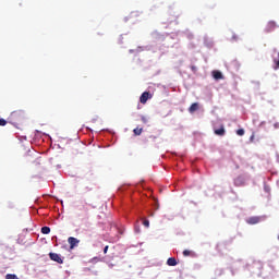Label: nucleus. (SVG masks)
<instances>
[{
	"label": "nucleus",
	"instance_id": "23",
	"mask_svg": "<svg viewBox=\"0 0 279 279\" xmlns=\"http://www.w3.org/2000/svg\"><path fill=\"white\" fill-rule=\"evenodd\" d=\"M141 120H142L143 123H148L149 122V119H147V117H145V116H142Z\"/></svg>",
	"mask_w": 279,
	"mask_h": 279
},
{
	"label": "nucleus",
	"instance_id": "7",
	"mask_svg": "<svg viewBox=\"0 0 279 279\" xmlns=\"http://www.w3.org/2000/svg\"><path fill=\"white\" fill-rule=\"evenodd\" d=\"M231 242H221V243H218L216 245V250L220 253V254H223L226 252V250H228V245H230Z\"/></svg>",
	"mask_w": 279,
	"mask_h": 279
},
{
	"label": "nucleus",
	"instance_id": "29",
	"mask_svg": "<svg viewBox=\"0 0 279 279\" xmlns=\"http://www.w3.org/2000/svg\"><path fill=\"white\" fill-rule=\"evenodd\" d=\"M265 121H262L260 124H259V128H263V125H265Z\"/></svg>",
	"mask_w": 279,
	"mask_h": 279
},
{
	"label": "nucleus",
	"instance_id": "8",
	"mask_svg": "<svg viewBox=\"0 0 279 279\" xmlns=\"http://www.w3.org/2000/svg\"><path fill=\"white\" fill-rule=\"evenodd\" d=\"M49 258L52 259L54 263H59V265H62V263H64L62 257H60V255H58L57 253H49Z\"/></svg>",
	"mask_w": 279,
	"mask_h": 279
},
{
	"label": "nucleus",
	"instance_id": "4",
	"mask_svg": "<svg viewBox=\"0 0 279 279\" xmlns=\"http://www.w3.org/2000/svg\"><path fill=\"white\" fill-rule=\"evenodd\" d=\"M267 219V216H252L246 219V223L248 226H256V223H260V221H265Z\"/></svg>",
	"mask_w": 279,
	"mask_h": 279
},
{
	"label": "nucleus",
	"instance_id": "3",
	"mask_svg": "<svg viewBox=\"0 0 279 279\" xmlns=\"http://www.w3.org/2000/svg\"><path fill=\"white\" fill-rule=\"evenodd\" d=\"M89 208H95V206L82 201L81 204L77 206V217H81L83 219H88Z\"/></svg>",
	"mask_w": 279,
	"mask_h": 279
},
{
	"label": "nucleus",
	"instance_id": "30",
	"mask_svg": "<svg viewBox=\"0 0 279 279\" xmlns=\"http://www.w3.org/2000/svg\"><path fill=\"white\" fill-rule=\"evenodd\" d=\"M93 260H96L97 263H99V258L98 257H94Z\"/></svg>",
	"mask_w": 279,
	"mask_h": 279
},
{
	"label": "nucleus",
	"instance_id": "28",
	"mask_svg": "<svg viewBox=\"0 0 279 279\" xmlns=\"http://www.w3.org/2000/svg\"><path fill=\"white\" fill-rule=\"evenodd\" d=\"M108 248H109V246L107 245V246H105V248H104V254H108Z\"/></svg>",
	"mask_w": 279,
	"mask_h": 279
},
{
	"label": "nucleus",
	"instance_id": "24",
	"mask_svg": "<svg viewBox=\"0 0 279 279\" xmlns=\"http://www.w3.org/2000/svg\"><path fill=\"white\" fill-rule=\"evenodd\" d=\"M221 274H223V270H222V269H216V270H215V275H216V276H221Z\"/></svg>",
	"mask_w": 279,
	"mask_h": 279
},
{
	"label": "nucleus",
	"instance_id": "10",
	"mask_svg": "<svg viewBox=\"0 0 279 279\" xmlns=\"http://www.w3.org/2000/svg\"><path fill=\"white\" fill-rule=\"evenodd\" d=\"M68 243H69V245H70V248L73 250L74 247H76V245L80 244V240H77V239L74 238V236H70V238L68 239Z\"/></svg>",
	"mask_w": 279,
	"mask_h": 279
},
{
	"label": "nucleus",
	"instance_id": "27",
	"mask_svg": "<svg viewBox=\"0 0 279 279\" xmlns=\"http://www.w3.org/2000/svg\"><path fill=\"white\" fill-rule=\"evenodd\" d=\"M248 141H250V143H254V133L251 135Z\"/></svg>",
	"mask_w": 279,
	"mask_h": 279
},
{
	"label": "nucleus",
	"instance_id": "9",
	"mask_svg": "<svg viewBox=\"0 0 279 279\" xmlns=\"http://www.w3.org/2000/svg\"><path fill=\"white\" fill-rule=\"evenodd\" d=\"M211 76L214 77V80H216V82H219V80H223V73L219 70L211 71Z\"/></svg>",
	"mask_w": 279,
	"mask_h": 279
},
{
	"label": "nucleus",
	"instance_id": "20",
	"mask_svg": "<svg viewBox=\"0 0 279 279\" xmlns=\"http://www.w3.org/2000/svg\"><path fill=\"white\" fill-rule=\"evenodd\" d=\"M235 134H236L238 136H245V130H244V129H238V130L235 131Z\"/></svg>",
	"mask_w": 279,
	"mask_h": 279
},
{
	"label": "nucleus",
	"instance_id": "5",
	"mask_svg": "<svg viewBox=\"0 0 279 279\" xmlns=\"http://www.w3.org/2000/svg\"><path fill=\"white\" fill-rule=\"evenodd\" d=\"M277 27H278V25L276 24V21H269L266 24L264 32H265V34H271V32H274Z\"/></svg>",
	"mask_w": 279,
	"mask_h": 279
},
{
	"label": "nucleus",
	"instance_id": "16",
	"mask_svg": "<svg viewBox=\"0 0 279 279\" xmlns=\"http://www.w3.org/2000/svg\"><path fill=\"white\" fill-rule=\"evenodd\" d=\"M243 183H244V181H243V178H241V177H238V178L234 180V185H235V186H243Z\"/></svg>",
	"mask_w": 279,
	"mask_h": 279
},
{
	"label": "nucleus",
	"instance_id": "26",
	"mask_svg": "<svg viewBox=\"0 0 279 279\" xmlns=\"http://www.w3.org/2000/svg\"><path fill=\"white\" fill-rule=\"evenodd\" d=\"M274 129H275V130H279V122H276V123L274 124Z\"/></svg>",
	"mask_w": 279,
	"mask_h": 279
},
{
	"label": "nucleus",
	"instance_id": "31",
	"mask_svg": "<svg viewBox=\"0 0 279 279\" xmlns=\"http://www.w3.org/2000/svg\"><path fill=\"white\" fill-rule=\"evenodd\" d=\"M277 162H279V154L276 155Z\"/></svg>",
	"mask_w": 279,
	"mask_h": 279
},
{
	"label": "nucleus",
	"instance_id": "18",
	"mask_svg": "<svg viewBox=\"0 0 279 279\" xmlns=\"http://www.w3.org/2000/svg\"><path fill=\"white\" fill-rule=\"evenodd\" d=\"M49 232H51V228H49V227L41 228V234H49Z\"/></svg>",
	"mask_w": 279,
	"mask_h": 279
},
{
	"label": "nucleus",
	"instance_id": "32",
	"mask_svg": "<svg viewBox=\"0 0 279 279\" xmlns=\"http://www.w3.org/2000/svg\"><path fill=\"white\" fill-rule=\"evenodd\" d=\"M232 38H233V40H236V35H233Z\"/></svg>",
	"mask_w": 279,
	"mask_h": 279
},
{
	"label": "nucleus",
	"instance_id": "15",
	"mask_svg": "<svg viewBox=\"0 0 279 279\" xmlns=\"http://www.w3.org/2000/svg\"><path fill=\"white\" fill-rule=\"evenodd\" d=\"M264 193H267V195H271V186L267 184V181H264Z\"/></svg>",
	"mask_w": 279,
	"mask_h": 279
},
{
	"label": "nucleus",
	"instance_id": "6",
	"mask_svg": "<svg viewBox=\"0 0 279 279\" xmlns=\"http://www.w3.org/2000/svg\"><path fill=\"white\" fill-rule=\"evenodd\" d=\"M227 69H229L230 71H239V69H241V63H239L238 60H233L228 64H226Z\"/></svg>",
	"mask_w": 279,
	"mask_h": 279
},
{
	"label": "nucleus",
	"instance_id": "17",
	"mask_svg": "<svg viewBox=\"0 0 279 279\" xmlns=\"http://www.w3.org/2000/svg\"><path fill=\"white\" fill-rule=\"evenodd\" d=\"M135 136H141L143 134V128H136L133 130Z\"/></svg>",
	"mask_w": 279,
	"mask_h": 279
},
{
	"label": "nucleus",
	"instance_id": "19",
	"mask_svg": "<svg viewBox=\"0 0 279 279\" xmlns=\"http://www.w3.org/2000/svg\"><path fill=\"white\" fill-rule=\"evenodd\" d=\"M183 256H195V253H193V251H189V250H184L183 251Z\"/></svg>",
	"mask_w": 279,
	"mask_h": 279
},
{
	"label": "nucleus",
	"instance_id": "1",
	"mask_svg": "<svg viewBox=\"0 0 279 279\" xmlns=\"http://www.w3.org/2000/svg\"><path fill=\"white\" fill-rule=\"evenodd\" d=\"M234 269H243L248 271L250 276L260 277L263 274V263L260 260L250 259L246 264L242 259L233 262L231 265V274L234 276Z\"/></svg>",
	"mask_w": 279,
	"mask_h": 279
},
{
	"label": "nucleus",
	"instance_id": "11",
	"mask_svg": "<svg viewBox=\"0 0 279 279\" xmlns=\"http://www.w3.org/2000/svg\"><path fill=\"white\" fill-rule=\"evenodd\" d=\"M148 99H151V94L148 92H144L140 97L141 104H147Z\"/></svg>",
	"mask_w": 279,
	"mask_h": 279
},
{
	"label": "nucleus",
	"instance_id": "33",
	"mask_svg": "<svg viewBox=\"0 0 279 279\" xmlns=\"http://www.w3.org/2000/svg\"><path fill=\"white\" fill-rule=\"evenodd\" d=\"M86 191H90V187H85Z\"/></svg>",
	"mask_w": 279,
	"mask_h": 279
},
{
	"label": "nucleus",
	"instance_id": "14",
	"mask_svg": "<svg viewBox=\"0 0 279 279\" xmlns=\"http://www.w3.org/2000/svg\"><path fill=\"white\" fill-rule=\"evenodd\" d=\"M167 265H169V267H175V265H178V260L175 259V257H169L167 260Z\"/></svg>",
	"mask_w": 279,
	"mask_h": 279
},
{
	"label": "nucleus",
	"instance_id": "2",
	"mask_svg": "<svg viewBox=\"0 0 279 279\" xmlns=\"http://www.w3.org/2000/svg\"><path fill=\"white\" fill-rule=\"evenodd\" d=\"M22 121H25V111L23 110H15L9 116V123L13 125H19Z\"/></svg>",
	"mask_w": 279,
	"mask_h": 279
},
{
	"label": "nucleus",
	"instance_id": "13",
	"mask_svg": "<svg viewBox=\"0 0 279 279\" xmlns=\"http://www.w3.org/2000/svg\"><path fill=\"white\" fill-rule=\"evenodd\" d=\"M197 110H199V104L198 102H193L189 108L190 114H195V112H197Z\"/></svg>",
	"mask_w": 279,
	"mask_h": 279
},
{
	"label": "nucleus",
	"instance_id": "25",
	"mask_svg": "<svg viewBox=\"0 0 279 279\" xmlns=\"http://www.w3.org/2000/svg\"><path fill=\"white\" fill-rule=\"evenodd\" d=\"M144 226H145V228H149V220H144Z\"/></svg>",
	"mask_w": 279,
	"mask_h": 279
},
{
	"label": "nucleus",
	"instance_id": "21",
	"mask_svg": "<svg viewBox=\"0 0 279 279\" xmlns=\"http://www.w3.org/2000/svg\"><path fill=\"white\" fill-rule=\"evenodd\" d=\"M5 125H8V121L3 118H0V126L5 128Z\"/></svg>",
	"mask_w": 279,
	"mask_h": 279
},
{
	"label": "nucleus",
	"instance_id": "12",
	"mask_svg": "<svg viewBox=\"0 0 279 279\" xmlns=\"http://www.w3.org/2000/svg\"><path fill=\"white\" fill-rule=\"evenodd\" d=\"M216 136H226V128L221 125L219 129H214Z\"/></svg>",
	"mask_w": 279,
	"mask_h": 279
},
{
	"label": "nucleus",
	"instance_id": "22",
	"mask_svg": "<svg viewBox=\"0 0 279 279\" xmlns=\"http://www.w3.org/2000/svg\"><path fill=\"white\" fill-rule=\"evenodd\" d=\"M5 279H19V277L13 274H8V275H5Z\"/></svg>",
	"mask_w": 279,
	"mask_h": 279
}]
</instances>
